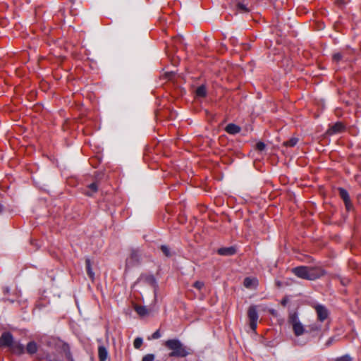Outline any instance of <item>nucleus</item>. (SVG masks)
I'll return each instance as SVG.
<instances>
[{
    "mask_svg": "<svg viewBox=\"0 0 361 361\" xmlns=\"http://www.w3.org/2000/svg\"><path fill=\"white\" fill-rule=\"evenodd\" d=\"M98 357L99 361H106L108 357V350L103 345L98 347Z\"/></svg>",
    "mask_w": 361,
    "mask_h": 361,
    "instance_id": "15",
    "label": "nucleus"
},
{
    "mask_svg": "<svg viewBox=\"0 0 361 361\" xmlns=\"http://www.w3.org/2000/svg\"><path fill=\"white\" fill-rule=\"evenodd\" d=\"M142 277H145V280L151 286H155L157 285L156 279L153 275H145L142 276Z\"/></svg>",
    "mask_w": 361,
    "mask_h": 361,
    "instance_id": "24",
    "label": "nucleus"
},
{
    "mask_svg": "<svg viewBox=\"0 0 361 361\" xmlns=\"http://www.w3.org/2000/svg\"><path fill=\"white\" fill-rule=\"evenodd\" d=\"M341 283H342V285L343 286H347L349 283H350V280L348 279H341Z\"/></svg>",
    "mask_w": 361,
    "mask_h": 361,
    "instance_id": "35",
    "label": "nucleus"
},
{
    "mask_svg": "<svg viewBox=\"0 0 361 361\" xmlns=\"http://www.w3.org/2000/svg\"><path fill=\"white\" fill-rule=\"evenodd\" d=\"M155 356L154 354H147L142 357V361H154Z\"/></svg>",
    "mask_w": 361,
    "mask_h": 361,
    "instance_id": "31",
    "label": "nucleus"
},
{
    "mask_svg": "<svg viewBox=\"0 0 361 361\" xmlns=\"http://www.w3.org/2000/svg\"><path fill=\"white\" fill-rule=\"evenodd\" d=\"M247 317L250 321V327L252 331H255L257 326L259 318L258 312L255 305H251L247 310Z\"/></svg>",
    "mask_w": 361,
    "mask_h": 361,
    "instance_id": "5",
    "label": "nucleus"
},
{
    "mask_svg": "<svg viewBox=\"0 0 361 361\" xmlns=\"http://www.w3.org/2000/svg\"><path fill=\"white\" fill-rule=\"evenodd\" d=\"M164 346L171 350V357H185L192 353L191 349L185 346L179 339L172 338L164 342Z\"/></svg>",
    "mask_w": 361,
    "mask_h": 361,
    "instance_id": "3",
    "label": "nucleus"
},
{
    "mask_svg": "<svg viewBox=\"0 0 361 361\" xmlns=\"http://www.w3.org/2000/svg\"><path fill=\"white\" fill-rule=\"evenodd\" d=\"M196 96L204 98L207 95V87L204 85H201L195 90Z\"/></svg>",
    "mask_w": 361,
    "mask_h": 361,
    "instance_id": "19",
    "label": "nucleus"
},
{
    "mask_svg": "<svg viewBox=\"0 0 361 361\" xmlns=\"http://www.w3.org/2000/svg\"><path fill=\"white\" fill-rule=\"evenodd\" d=\"M343 59V55L341 53H336L333 54L332 59L335 62H339Z\"/></svg>",
    "mask_w": 361,
    "mask_h": 361,
    "instance_id": "29",
    "label": "nucleus"
},
{
    "mask_svg": "<svg viewBox=\"0 0 361 361\" xmlns=\"http://www.w3.org/2000/svg\"><path fill=\"white\" fill-rule=\"evenodd\" d=\"M135 311L141 317H145L148 314V310L145 306L136 305L134 307Z\"/></svg>",
    "mask_w": 361,
    "mask_h": 361,
    "instance_id": "21",
    "label": "nucleus"
},
{
    "mask_svg": "<svg viewBox=\"0 0 361 361\" xmlns=\"http://www.w3.org/2000/svg\"><path fill=\"white\" fill-rule=\"evenodd\" d=\"M217 253L222 256H232L236 253V249L233 246L221 247L217 250Z\"/></svg>",
    "mask_w": 361,
    "mask_h": 361,
    "instance_id": "11",
    "label": "nucleus"
},
{
    "mask_svg": "<svg viewBox=\"0 0 361 361\" xmlns=\"http://www.w3.org/2000/svg\"><path fill=\"white\" fill-rule=\"evenodd\" d=\"M225 130L230 135H235L240 132L241 128L235 123H229L226 126Z\"/></svg>",
    "mask_w": 361,
    "mask_h": 361,
    "instance_id": "12",
    "label": "nucleus"
},
{
    "mask_svg": "<svg viewBox=\"0 0 361 361\" xmlns=\"http://www.w3.org/2000/svg\"><path fill=\"white\" fill-rule=\"evenodd\" d=\"M4 211V206L0 203V213H2Z\"/></svg>",
    "mask_w": 361,
    "mask_h": 361,
    "instance_id": "37",
    "label": "nucleus"
},
{
    "mask_svg": "<svg viewBox=\"0 0 361 361\" xmlns=\"http://www.w3.org/2000/svg\"><path fill=\"white\" fill-rule=\"evenodd\" d=\"M161 337V334H160V331L159 330H157L156 331H154L152 335V338L153 339H158Z\"/></svg>",
    "mask_w": 361,
    "mask_h": 361,
    "instance_id": "32",
    "label": "nucleus"
},
{
    "mask_svg": "<svg viewBox=\"0 0 361 361\" xmlns=\"http://www.w3.org/2000/svg\"><path fill=\"white\" fill-rule=\"evenodd\" d=\"M159 248L164 255L166 257H171L175 254V252L171 251V248L166 245H161Z\"/></svg>",
    "mask_w": 361,
    "mask_h": 361,
    "instance_id": "20",
    "label": "nucleus"
},
{
    "mask_svg": "<svg viewBox=\"0 0 361 361\" xmlns=\"http://www.w3.org/2000/svg\"><path fill=\"white\" fill-rule=\"evenodd\" d=\"M98 191V185L96 182L90 184L87 186V190L85 191V195L87 196H92Z\"/></svg>",
    "mask_w": 361,
    "mask_h": 361,
    "instance_id": "18",
    "label": "nucleus"
},
{
    "mask_svg": "<svg viewBox=\"0 0 361 361\" xmlns=\"http://www.w3.org/2000/svg\"><path fill=\"white\" fill-rule=\"evenodd\" d=\"M61 350L65 353L66 358L69 361H73L72 353L71 352L70 346L68 343H63Z\"/></svg>",
    "mask_w": 361,
    "mask_h": 361,
    "instance_id": "17",
    "label": "nucleus"
},
{
    "mask_svg": "<svg viewBox=\"0 0 361 361\" xmlns=\"http://www.w3.org/2000/svg\"><path fill=\"white\" fill-rule=\"evenodd\" d=\"M289 302V298L288 296H285L281 301V305H283V307L286 306V305L288 304V302Z\"/></svg>",
    "mask_w": 361,
    "mask_h": 361,
    "instance_id": "34",
    "label": "nucleus"
},
{
    "mask_svg": "<svg viewBox=\"0 0 361 361\" xmlns=\"http://www.w3.org/2000/svg\"><path fill=\"white\" fill-rule=\"evenodd\" d=\"M288 322L293 325V324L300 322V319L298 318V314L296 312L290 313L288 317Z\"/></svg>",
    "mask_w": 361,
    "mask_h": 361,
    "instance_id": "22",
    "label": "nucleus"
},
{
    "mask_svg": "<svg viewBox=\"0 0 361 361\" xmlns=\"http://www.w3.org/2000/svg\"><path fill=\"white\" fill-rule=\"evenodd\" d=\"M253 282H254V280L252 279H251L250 277H246L244 279L243 285L245 287L249 288H251Z\"/></svg>",
    "mask_w": 361,
    "mask_h": 361,
    "instance_id": "26",
    "label": "nucleus"
},
{
    "mask_svg": "<svg viewBox=\"0 0 361 361\" xmlns=\"http://www.w3.org/2000/svg\"><path fill=\"white\" fill-rule=\"evenodd\" d=\"M232 4L236 11L240 13H246L250 11L247 6V4L241 2L240 0H232Z\"/></svg>",
    "mask_w": 361,
    "mask_h": 361,
    "instance_id": "9",
    "label": "nucleus"
},
{
    "mask_svg": "<svg viewBox=\"0 0 361 361\" xmlns=\"http://www.w3.org/2000/svg\"><path fill=\"white\" fill-rule=\"evenodd\" d=\"M339 197L343 200L345 209L348 212L353 209V204L351 202L350 195L347 190L343 188H338Z\"/></svg>",
    "mask_w": 361,
    "mask_h": 361,
    "instance_id": "6",
    "label": "nucleus"
},
{
    "mask_svg": "<svg viewBox=\"0 0 361 361\" xmlns=\"http://www.w3.org/2000/svg\"><path fill=\"white\" fill-rule=\"evenodd\" d=\"M292 326L294 334L296 336H300L303 334L306 333V329H305L304 326L300 322L298 323L293 324Z\"/></svg>",
    "mask_w": 361,
    "mask_h": 361,
    "instance_id": "13",
    "label": "nucleus"
},
{
    "mask_svg": "<svg viewBox=\"0 0 361 361\" xmlns=\"http://www.w3.org/2000/svg\"><path fill=\"white\" fill-rule=\"evenodd\" d=\"M334 341L335 338L334 336L330 337L325 343L326 347H329L330 345H331Z\"/></svg>",
    "mask_w": 361,
    "mask_h": 361,
    "instance_id": "33",
    "label": "nucleus"
},
{
    "mask_svg": "<svg viewBox=\"0 0 361 361\" xmlns=\"http://www.w3.org/2000/svg\"><path fill=\"white\" fill-rule=\"evenodd\" d=\"M142 252L139 248H131L129 257L126 260L125 269L127 271L138 266L141 262Z\"/></svg>",
    "mask_w": 361,
    "mask_h": 361,
    "instance_id": "4",
    "label": "nucleus"
},
{
    "mask_svg": "<svg viewBox=\"0 0 361 361\" xmlns=\"http://www.w3.org/2000/svg\"><path fill=\"white\" fill-rule=\"evenodd\" d=\"M322 328L321 324L314 322L307 326L306 333L311 334L312 336H316L321 332Z\"/></svg>",
    "mask_w": 361,
    "mask_h": 361,
    "instance_id": "10",
    "label": "nucleus"
},
{
    "mask_svg": "<svg viewBox=\"0 0 361 361\" xmlns=\"http://www.w3.org/2000/svg\"><path fill=\"white\" fill-rule=\"evenodd\" d=\"M143 343V340L140 337H137L134 340L133 345L136 349H139Z\"/></svg>",
    "mask_w": 361,
    "mask_h": 361,
    "instance_id": "25",
    "label": "nucleus"
},
{
    "mask_svg": "<svg viewBox=\"0 0 361 361\" xmlns=\"http://www.w3.org/2000/svg\"><path fill=\"white\" fill-rule=\"evenodd\" d=\"M0 348H6L13 355L21 356L26 352L30 355L36 354L38 345L34 341L27 343L26 347L20 341H16L10 331H4L0 336Z\"/></svg>",
    "mask_w": 361,
    "mask_h": 361,
    "instance_id": "1",
    "label": "nucleus"
},
{
    "mask_svg": "<svg viewBox=\"0 0 361 361\" xmlns=\"http://www.w3.org/2000/svg\"><path fill=\"white\" fill-rule=\"evenodd\" d=\"M204 282L200 281H195L192 285V286L197 290H201L204 287Z\"/></svg>",
    "mask_w": 361,
    "mask_h": 361,
    "instance_id": "28",
    "label": "nucleus"
},
{
    "mask_svg": "<svg viewBox=\"0 0 361 361\" xmlns=\"http://www.w3.org/2000/svg\"><path fill=\"white\" fill-rule=\"evenodd\" d=\"M345 126L343 123L342 122L338 121L328 128L326 134L331 136L343 132Z\"/></svg>",
    "mask_w": 361,
    "mask_h": 361,
    "instance_id": "8",
    "label": "nucleus"
},
{
    "mask_svg": "<svg viewBox=\"0 0 361 361\" xmlns=\"http://www.w3.org/2000/svg\"><path fill=\"white\" fill-rule=\"evenodd\" d=\"M85 269L87 271V274L88 277L92 281L94 280V272L92 268V262L89 258L85 259Z\"/></svg>",
    "mask_w": 361,
    "mask_h": 361,
    "instance_id": "14",
    "label": "nucleus"
},
{
    "mask_svg": "<svg viewBox=\"0 0 361 361\" xmlns=\"http://www.w3.org/2000/svg\"><path fill=\"white\" fill-rule=\"evenodd\" d=\"M3 292L4 294H8L10 292V288L8 287H4L3 288Z\"/></svg>",
    "mask_w": 361,
    "mask_h": 361,
    "instance_id": "36",
    "label": "nucleus"
},
{
    "mask_svg": "<svg viewBox=\"0 0 361 361\" xmlns=\"http://www.w3.org/2000/svg\"><path fill=\"white\" fill-rule=\"evenodd\" d=\"M38 359H46L48 361H62L61 359L59 357V355H57L55 353H47L45 357H42L40 355H37Z\"/></svg>",
    "mask_w": 361,
    "mask_h": 361,
    "instance_id": "16",
    "label": "nucleus"
},
{
    "mask_svg": "<svg viewBox=\"0 0 361 361\" xmlns=\"http://www.w3.org/2000/svg\"><path fill=\"white\" fill-rule=\"evenodd\" d=\"M292 272L298 278L310 281L316 280L326 274L325 271L322 268L305 266L293 268Z\"/></svg>",
    "mask_w": 361,
    "mask_h": 361,
    "instance_id": "2",
    "label": "nucleus"
},
{
    "mask_svg": "<svg viewBox=\"0 0 361 361\" xmlns=\"http://www.w3.org/2000/svg\"><path fill=\"white\" fill-rule=\"evenodd\" d=\"M314 309L317 313V319L319 322H324L329 316V311L326 306L317 304L314 306Z\"/></svg>",
    "mask_w": 361,
    "mask_h": 361,
    "instance_id": "7",
    "label": "nucleus"
},
{
    "mask_svg": "<svg viewBox=\"0 0 361 361\" xmlns=\"http://www.w3.org/2000/svg\"><path fill=\"white\" fill-rule=\"evenodd\" d=\"M266 148V145L263 142H258L257 144H256V149L258 150V151H263Z\"/></svg>",
    "mask_w": 361,
    "mask_h": 361,
    "instance_id": "30",
    "label": "nucleus"
},
{
    "mask_svg": "<svg viewBox=\"0 0 361 361\" xmlns=\"http://www.w3.org/2000/svg\"><path fill=\"white\" fill-rule=\"evenodd\" d=\"M335 361H353V358L348 354H345L343 356L338 357L336 358Z\"/></svg>",
    "mask_w": 361,
    "mask_h": 361,
    "instance_id": "27",
    "label": "nucleus"
},
{
    "mask_svg": "<svg viewBox=\"0 0 361 361\" xmlns=\"http://www.w3.org/2000/svg\"><path fill=\"white\" fill-rule=\"evenodd\" d=\"M298 142V138L297 137H292L289 139L288 140L283 142V145L286 147H293L297 145Z\"/></svg>",
    "mask_w": 361,
    "mask_h": 361,
    "instance_id": "23",
    "label": "nucleus"
}]
</instances>
